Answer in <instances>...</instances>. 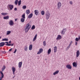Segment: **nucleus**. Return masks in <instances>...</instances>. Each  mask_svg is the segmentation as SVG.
Listing matches in <instances>:
<instances>
[{
  "mask_svg": "<svg viewBox=\"0 0 80 80\" xmlns=\"http://www.w3.org/2000/svg\"><path fill=\"white\" fill-rule=\"evenodd\" d=\"M43 44L44 46H45L46 45V42H45V41H43Z\"/></svg>",
  "mask_w": 80,
  "mask_h": 80,
  "instance_id": "obj_37",
  "label": "nucleus"
},
{
  "mask_svg": "<svg viewBox=\"0 0 80 80\" xmlns=\"http://www.w3.org/2000/svg\"><path fill=\"white\" fill-rule=\"evenodd\" d=\"M2 15H3V16H5V13H1Z\"/></svg>",
  "mask_w": 80,
  "mask_h": 80,
  "instance_id": "obj_43",
  "label": "nucleus"
},
{
  "mask_svg": "<svg viewBox=\"0 0 80 80\" xmlns=\"http://www.w3.org/2000/svg\"><path fill=\"white\" fill-rule=\"evenodd\" d=\"M32 45L31 44L30 45L29 47V50H32Z\"/></svg>",
  "mask_w": 80,
  "mask_h": 80,
  "instance_id": "obj_19",
  "label": "nucleus"
},
{
  "mask_svg": "<svg viewBox=\"0 0 80 80\" xmlns=\"http://www.w3.org/2000/svg\"><path fill=\"white\" fill-rule=\"evenodd\" d=\"M58 72H59V70L53 73V74L54 75H55L56 74H58Z\"/></svg>",
  "mask_w": 80,
  "mask_h": 80,
  "instance_id": "obj_24",
  "label": "nucleus"
},
{
  "mask_svg": "<svg viewBox=\"0 0 80 80\" xmlns=\"http://www.w3.org/2000/svg\"><path fill=\"white\" fill-rule=\"evenodd\" d=\"M72 44V41H71V42L70 43V44H69V45H71Z\"/></svg>",
  "mask_w": 80,
  "mask_h": 80,
  "instance_id": "obj_41",
  "label": "nucleus"
},
{
  "mask_svg": "<svg viewBox=\"0 0 80 80\" xmlns=\"http://www.w3.org/2000/svg\"><path fill=\"white\" fill-rule=\"evenodd\" d=\"M6 68V67L5 66H3L2 68V72H3L5 70V69Z\"/></svg>",
  "mask_w": 80,
  "mask_h": 80,
  "instance_id": "obj_20",
  "label": "nucleus"
},
{
  "mask_svg": "<svg viewBox=\"0 0 80 80\" xmlns=\"http://www.w3.org/2000/svg\"><path fill=\"white\" fill-rule=\"evenodd\" d=\"M35 28V26L33 25L31 29L32 30H34Z\"/></svg>",
  "mask_w": 80,
  "mask_h": 80,
  "instance_id": "obj_32",
  "label": "nucleus"
},
{
  "mask_svg": "<svg viewBox=\"0 0 80 80\" xmlns=\"http://www.w3.org/2000/svg\"><path fill=\"white\" fill-rule=\"evenodd\" d=\"M17 18L15 19V21H17Z\"/></svg>",
  "mask_w": 80,
  "mask_h": 80,
  "instance_id": "obj_54",
  "label": "nucleus"
},
{
  "mask_svg": "<svg viewBox=\"0 0 80 80\" xmlns=\"http://www.w3.org/2000/svg\"><path fill=\"white\" fill-rule=\"evenodd\" d=\"M67 30H66V28H64L62 31V32H61V33L62 35H64L65 34V33L66 32Z\"/></svg>",
  "mask_w": 80,
  "mask_h": 80,
  "instance_id": "obj_4",
  "label": "nucleus"
},
{
  "mask_svg": "<svg viewBox=\"0 0 80 80\" xmlns=\"http://www.w3.org/2000/svg\"><path fill=\"white\" fill-rule=\"evenodd\" d=\"M22 1L21 0H19L18 2V5L20 6V5H21V2Z\"/></svg>",
  "mask_w": 80,
  "mask_h": 80,
  "instance_id": "obj_34",
  "label": "nucleus"
},
{
  "mask_svg": "<svg viewBox=\"0 0 80 80\" xmlns=\"http://www.w3.org/2000/svg\"><path fill=\"white\" fill-rule=\"evenodd\" d=\"M61 6H62V3L61 2H59L58 3V8L59 9L61 8Z\"/></svg>",
  "mask_w": 80,
  "mask_h": 80,
  "instance_id": "obj_3",
  "label": "nucleus"
},
{
  "mask_svg": "<svg viewBox=\"0 0 80 80\" xmlns=\"http://www.w3.org/2000/svg\"><path fill=\"white\" fill-rule=\"evenodd\" d=\"M62 39V36L60 35H58L56 38L57 40H61Z\"/></svg>",
  "mask_w": 80,
  "mask_h": 80,
  "instance_id": "obj_6",
  "label": "nucleus"
},
{
  "mask_svg": "<svg viewBox=\"0 0 80 80\" xmlns=\"http://www.w3.org/2000/svg\"><path fill=\"white\" fill-rule=\"evenodd\" d=\"M37 35L36 34L35 35L33 39V42H34V41H35V40H36V39H37Z\"/></svg>",
  "mask_w": 80,
  "mask_h": 80,
  "instance_id": "obj_21",
  "label": "nucleus"
},
{
  "mask_svg": "<svg viewBox=\"0 0 80 80\" xmlns=\"http://www.w3.org/2000/svg\"><path fill=\"white\" fill-rule=\"evenodd\" d=\"M26 27V28H25V32L26 33H27L28 30H30V28H31V25H30L29 23H28Z\"/></svg>",
  "mask_w": 80,
  "mask_h": 80,
  "instance_id": "obj_1",
  "label": "nucleus"
},
{
  "mask_svg": "<svg viewBox=\"0 0 80 80\" xmlns=\"http://www.w3.org/2000/svg\"><path fill=\"white\" fill-rule=\"evenodd\" d=\"M2 38L0 36V39Z\"/></svg>",
  "mask_w": 80,
  "mask_h": 80,
  "instance_id": "obj_56",
  "label": "nucleus"
},
{
  "mask_svg": "<svg viewBox=\"0 0 80 80\" xmlns=\"http://www.w3.org/2000/svg\"><path fill=\"white\" fill-rule=\"evenodd\" d=\"M4 14L5 15H5H8V13H4Z\"/></svg>",
  "mask_w": 80,
  "mask_h": 80,
  "instance_id": "obj_51",
  "label": "nucleus"
},
{
  "mask_svg": "<svg viewBox=\"0 0 80 80\" xmlns=\"http://www.w3.org/2000/svg\"><path fill=\"white\" fill-rule=\"evenodd\" d=\"M26 8H27V6L25 5L22 6V8H23V9H26Z\"/></svg>",
  "mask_w": 80,
  "mask_h": 80,
  "instance_id": "obj_36",
  "label": "nucleus"
},
{
  "mask_svg": "<svg viewBox=\"0 0 80 80\" xmlns=\"http://www.w3.org/2000/svg\"><path fill=\"white\" fill-rule=\"evenodd\" d=\"M1 52H2V53H6V52H5V51H2Z\"/></svg>",
  "mask_w": 80,
  "mask_h": 80,
  "instance_id": "obj_40",
  "label": "nucleus"
},
{
  "mask_svg": "<svg viewBox=\"0 0 80 80\" xmlns=\"http://www.w3.org/2000/svg\"><path fill=\"white\" fill-rule=\"evenodd\" d=\"M25 19L23 18H21V22H25Z\"/></svg>",
  "mask_w": 80,
  "mask_h": 80,
  "instance_id": "obj_29",
  "label": "nucleus"
},
{
  "mask_svg": "<svg viewBox=\"0 0 80 80\" xmlns=\"http://www.w3.org/2000/svg\"><path fill=\"white\" fill-rule=\"evenodd\" d=\"M24 50L25 51H27V50H28V47H27V46H25L24 47Z\"/></svg>",
  "mask_w": 80,
  "mask_h": 80,
  "instance_id": "obj_27",
  "label": "nucleus"
},
{
  "mask_svg": "<svg viewBox=\"0 0 80 80\" xmlns=\"http://www.w3.org/2000/svg\"><path fill=\"white\" fill-rule=\"evenodd\" d=\"M11 41H10L9 42V43H11Z\"/></svg>",
  "mask_w": 80,
  "mask_h": 80,
  "instance_id": "obj_53",
  "label": "nucleus"
},
{
  "mask_svg": "<svg viewBox=\"0 0 80 80\" xmlns=\"http://www.w3.org/2000/svg\"><path fill=\"white\" fill-rule=\"evenodd\" d=\"M12 45L11 44H6V46H10Z\"/></svg>",
  "mask_w": 80,
  "mask_h": 80,
  "instance_id": "obj_38",
  "label": "nucleus"
},
{
  "mask_svg": "<svg viewBox=\"0 0 80 80\" xmlns=\"http://www.w3.org/2000/svg\"><path fill=\"white\" fill-rule=\"evenodd\" d=\"M0 73L2 75L1 77H0V80H2V78L4 77V75H3V72L2 71H0Z\"/></svg>",
  "mask_w": 80,
  "mask_h": 80,
  "instance_id": "obj_7",
  "label": "nucleus"
},
{
  "mask_svg": "<svg viewBox=\"0 0 80 80\" xmlns=\"http://www.w3.org/2000/svg\"><path fill=\"white\" fill-rule=\"evenodd\" d=\"M12 72H15V68L14 67H12Z\"/></svg>",
  "mask_w": 80,
  "mask_h": 80,
  "instance_id": "obj_30",
  "label": "nucleus"
},
{
  "mask_svg": "<svg viewBox=\"0 0 80 80\" xmlns=\"http://www.w3.org/2000/svg\"><path fill=\"white\" fill-rule=\"evenodd\" d=\"M11 33V31H7V35H9V34H10Z\"/></svg>",
  "mask_w": 80,
  "mask_h": 80,
  "instance_id": "obj_26",
  "label": "nucleus"
},
{
  "mask_svg": "<svg viewBox=\"0 0 80 80\" xmlns=\"http://www.w3.org/2000/svg\"><path fill=\"white\" fill-rule=\"evenodd\" d=\"M76 42V44H75L76 45H77L78 44V42Z\"/></svg>",
  "mask_w": 80,
  "mask_h": 80,
  "instance_id": "obj_45",
  "label": "nucleus"
},
{
  "mask_svg": "<svg viewBox=\"0 0 80 80\" xmlns=\"http://www.w3.org/2000/svg\"><path fill=\"white\" fill-rule=\"evenodd\" d=\"M51 53V48H50L48 51V54H50Z\"/></svg>",
  "mask_w": 80,
  "mask_h": 80,
  "instance_id": "obj_28",
  "label": "nucleus"
},
{
  "mask_svg": "<svg viewBox=\"0 0 80 80\" xmlns=\"http://www.w3.org/2000/svg\"><path fill=\"white\" fill-rule=\"evenodd\" d=\"M2 41H5L6 42H8V38H5L4 39H2Z\"/></svg>",
  "mask_w": 80,
  "mask_h": 80,
  "instance_id": "obj_23",
  "label": "nucleus"
},
{
  "mask_svg": "<svg viewBox=\"0 0 80 80\" xmlns=\"http://www.w3.org/2000/svg\"><path fill=\"white\" fill-rule=\"evenodd\" d=\"M13 75H14V74H15V72H13Z\"/></svg>",
  "mask_w": 80,
  "mask_h": 80,
  "instance_id": "obj_52",
  "label": "nucleus"
},
{
  "mask_svg": "<svg viewBox=\"0 0 80 80\" xmlns=\"http://www.w3.org/2000/svg\"><path fill=\"white\" fill-rule=\"evenodd\" d=\"M69 48H68L67 47V48H66V50H68V49Z\"/></svg>",
  "mask_w": 80,
  "mask_h": 80,
  "instance_id": "obj_49",
  "label": "nucleus"
},
{
  "mask_svg": "<svg viewBox=\"0 0 80 80\" xmlns=\"http://www.w3.org/2000/svg\"><path fill=\"white\" fill-rule=\"evenodd\" d=\"M5 45V42H2L0 43V47H3Z\"/></svg>",
  "mask_w": 80,
  "mask_h": 80,
  "instance_id": "obj_16",
  "label": "nucleus"
},
{
  "mask_svg": "<svg viewBox=\"0 0 80 80\" xmlns=\"http://www.w3.org/2000/svg\"><path fill=\"white\" fill-rule=\"evenodd\" d=\"M15 3L16 5H17V4L18 3V0H16L15 1Z\"/></svg>",
  "mask_w": 80,
  "mask_h": 80,
  "instance_id": "obj_35",
  "label": "nucleus"
},
{
  "mask_svg": "<svg viewBox=\"0 0 80 80\" xmlns=\"http://www.w3.org/2000/svg\"><path fill=\"white\" fill-rule=\"evenodd\" d=\"M70 5H72V4H73V2H72V1H70Z\"/></svg>",
  "mask_w": 80,
  "mask_h": 80,
  "instance_id": "obj_42",
  "label": "nucleus"
},
{
  "mask_svg": "<svg viewBox=\"0 0 80 80\" xmlns=\"http://www.w3.org/2000/svg\"><path fill=\"white\" fill-rule=\"evenodd\" d=\"M79 80H80V77L79 78Z\"/></svg>",
  "mask_w": 80,
  "mask_h": 80,
  "instance_id": "obj_57",
  "label": "nucleus"
},
{
  "mask_svg": "<svg viewBox=\"0 0 80 80\" xmlns=\"http://www.w3.org/2000/svg\"><path fill=\"white\" fill-rule=\"evenodd\" d=\"M15 76L14 75V76L13 77V78H15Z\"/></svg>",
  "mask_w": 80,
  "mask_h": 80,
  "instance_id": "obj_55",
  "label": "nucleus"
},
{
  "mask_svg": "<svg viewBox=\"0 0 80 80\" xmlns=\"http://www.w3.org/2000/svg\"><path fill=\"white\" fill-rule=\"evenodd\" d=\"M17 49H15V51H14V52H13V53H16L17 52Z\"/></svg>",
  "mask_w": 80,
  "mask_h": 80,
  "instance_id": "obj_39",
  "label": "nucleus"
},
{
  "mask_svg": "<svg viewBox=\"0 0 80 80\" xmlns=\"http://www.w3.org/2000/svg\"><path fill=\"white\" fill-rule=\"evenodd\" d=\"M8 7H9V8L11 10H12V9L13 8V5H8Z\"/></svg>",
  "mask_w": 80,
  "mask_h": 80,
  "instance_id": "obj_9",
  "label": "nucleus"
},
{
  "mask_svg": "<svg viewBox=\"0 0 80 80\" xmlns=\"http://www.w3.org/2000/svg\"><path fill=\"white\" fill-rule=\"evenodd\" d=\"M14 10L15 11H17V8H14Z\"/></svg>",
  "mask_w": 80,
  "mask_h": 80,
  "instance_id": "obj_44",
  "label": "nucleus"
},
{
  "mask_svg": "<svg viewBox=\"0 0 80 80\" xmlns=\"http://www.w3.org/2000/svg\"><path fill=\"white\" fill-rule=\"evenodd\" d=\"M45 17L46 20H48L50 17V13L48 12V11L46 12Z\"/></svg>",
  "mask_w": 80,
  "mask_h": 80,
  "instance_id": "obj_2",
  "label": "nucleus"
},
{
  "mask_svg": "<svg viewBox=\"0 0 80 80\" xmlns=\"http://www.w3.org/2000/svg\"><path fill=\"white\" fill-rule=\"evenodd\" d=\"M14 44V43H12V44L11 45V46L12 47V46H13V45Z\"/></svg>",
  "mask_w": 80,
  "mask_h": 80,
  "instance_id": "obj_48",
  "label": "nucleus"
},
{
  "mask_svg": "<svg viewBox=\"0 0 80 80\" xmlns=\"http://www.w3.org/2000/svg\"><path fill=\"white\" fill-rule=\"evenodd\" d=\"M30 10H29V9H28L26 11V13L28 15L30 13Z\"/></svg>",
  "mask_w": 80,
  "mask_h": 80,
  "instance_id": "obj_22",
  "label": "nucleus"
},
{
  "mask_svg": "<svg viewBox=\"0 0 80 80\" xmlns=\"http://www.w3.org/2000/svg\"><path fill=\"white\" fill-rule=\"evenodd\" d=\"M57 51V46H55L54 48V53H56Z\"/></svg>",
  "mask_w": 80,
  "mask_h": 80,
  "instance_id": "obj_12",
  "label": "nucleus"
},
{
  "mask_svg": "<svg viewBox=\"0 0 80 80\" xmlns=\"http://www.w3.org/2000/svg\"><path fill=\"white\" fill-rule=\"evenodd\" d=\"M79 55H80V51L79 50L77 51L76 53V57H79Z\"/></svg>",
  "mask_w": 80,
  "mask_h": 80,
  "instance_id": "obj_13",
  "label": "nucleus"
},
{
  "mask_svg": "<svg viewBox=\"0 0 80 80\" xmlns=\"http://www.w3.org/2000/svg\"><path fill=\"white\" fill-rule=\"evenodd\" d=\"M22 65V62H20L18 63V67L19 68H21Z\"/></svg>",
  "mask_w": 80,
  "mask_h": 80,
  "instance_id": "obj_15",
  "label": "nucleus"
},
{
  "mask_svg": "<svg viewBox=\"0 0 80 80\" xmlns=\"http://www.w3.org/2000/svg\"><path fill=\"white\" fill-rule=\"evenodd\" d=\"M67 47H68V48H70V45H69V46H68Z\"/></svg>",
  "mask_w": 80,
  "mask_h": 80,
  "instance_id": "obj_47",
  "label": "nucleus"
},
{
  "mask_svg": "<svg viewBox=\"0 0 80 80\" xmlns=\"http://www.w3.org/2000/svg\"><path fill=\"white\" fill-rule=\"evenodd\" d=\"M43 52V49L40 48L39 50V51L37 52V54H40L41 53Z\"/></svg>",
  "mask_w": 80,
  "mask_h": 80,
  "instance_id": "obj_8",
  "label": "nucleus"
},
{
  "mask_svg": "<svg viewBox=\"0 0 80 80\" xmlns=\"http://www.w3.org/2000/svg\"><path fill=\"white\" fill-rule=\"evenodd\" d=\"M9 24L10 26H12V25H13L14 24L13 21L12 20H10L9 22Z\"/></svg>",
  "mask_w": 80,
  "mask_h": 80,
  "instance_id": "obj_5",
  "label": "nucleus"
},
{
  "mask_svg": "<svg viewBox=\"0 0 80 80\" xmlns=\"http://www.w3.org/2000/svg\"><path fill=\"white\" fill-rule=\"evenodd\" d=\"M35 14L36 15H38V10H36L34 11Z\"/></svg>",
  "mask_w": 80,
  "mask_h": 80,
  "instance_id": "obj_11",
  "label": "nucleus"
},
{
  "mask_svg": "<svg viewBox=\"0 0 80 80\" xmlns=\"http://www.w3.org/2000/svg\"><path fill=\"white\" fill-rule=\"evenodd\" d=\"M79 40H80V36L79 38H76L75 39V41L77 42H78Z\"/></svg>",
  "mask_w": 80,
  "mask_h": 80,
  "instance_id": "obj_25",
  "label": "nucleus"
},
{
  "mask_svg": "<svg viewBox=\"0 0 80 80\" xmlns=\"http://www.w3.org/2000/svg\"><path fill=\"white\" fill-rule=\"evenodd\" d=\"M41 14L42 15H45V12L44 11H41Z\"/></svg>",
  "mask_w": 80,
  "mask_h": 80,
  "instance_id": "obj_31",
  "label": "nucleus"
},
{
  "mask_svg": "<svg viewBox=\"0 0 80 80\" xmlns=\"http://www.w3.org/2000/svg\"><path fill=\"white\" fill-rule=\"evenodd\" d=\"M22 18H24L25 19V14H23L22 15Z\"/></svg>",
  "mask_w": 80,
  "mask_h": 80,
  "instance_id": "obj_33",
  "label": "nucleus"
},
{
  "mask_svg": "<svg viewBox=\"0 0 80 80\" xmlns=\"http://www.w3.org/2000/svg\"><path fill=\"white\" fill-rule=\"evenodd\" d=\"M12 48H11L9 50V51L11 52V51H12Z\"/></svg>",
  "mask_w": 80,
  "mask_h": 80,
  "instance_id": "obj_46",
  "label": "nucleus"
},
{
  "mask_svg": "<svg viewBox=\"0 0 80 80\" xmlns=\"http://www.w3.org/2000/svg\"><path fill=\"white\" fill-rule=\"evenodd\" d=\"M5 43H7V44H8V42H5Z\"/></svg>",
  "mask_w": 80,
  "mask_h": 80,
  "instance_id": "obj_50",
  "label": "nucleus"
},
{
  "mask_svg": "<svg viewBox=\"0 0 80 80\" xmlns=\"http://www.w3.org/2000/svg\"><path fill=\"white\" fill-rule=\"evenodd\" d=\"M32 17H33V14L31 13L28 15V18L30 19L31 18H32Z\"/></svg>",
  "mask_w": 80,
  "mask_h": 80,
  "instance_id": "obj_14",
  "label": "nucleus"
},
{
  "mask_svg": "<svg viewBox=\"0 0 80 80\" xmlns=\"http://www.w3.org/2000/svg\"><path fill=\"white\" fill-rule=\"evenodd\" d=\"M3 18L4 20H8L9 19V16H7L6 17H4Z\"/></svg>",
  "mask_w": 80,
  "mask_h": 80,
  "instance_id": "obj_18",
  "label": "nucleus"
},
{
  "mask_svg": "<svg viewBox=\"0 0 80 80\" xmlns=\"http://www.w3.org/2000/svg\"><path fill=\"white\" fill-rule=\"evenodd\" d=\"M66 67L67 68H68V69H72V66L70 65V64H68L66 65Z\"/></svg>",
  "mask_w": 80,
  "mask_h": 80,
  "instance_id": "obj_10",
  "label": "nucleus"
},
{
  "mask_svg": "<svg viewBox=\"0 0 80 80\" xmlns=\"http://www.w3.org/2000/svg\"><path fill=\"white\" fill-rule=\"evenodd\" d=\"M72 65L73 67H77V65L75 62H73L72 63Z\"/></svg>",
  "mask_w": 80,
  "mask_h": 80,
  "instance_id": "obj_17",
  "label": "nucleus"
}]
</instances>
